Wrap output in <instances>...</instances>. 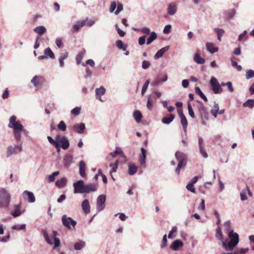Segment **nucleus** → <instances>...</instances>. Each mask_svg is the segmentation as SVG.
<instances>
[{"label": "nucleus", "instance_id": "nucleus-57", "mask_svg": "<svg viewBox=\"0 0 254 254\" xmlns=\"http://www.w3.org/2000/svg\"><path fill=\"white\" fill-rule=\"evenodd\" d=\"M151 64L150 63L147 61H146V60H144L142 62V68L144 69H146L147 68H148L150 66Z\"/></svg>", "mask_w": 254, "mask_h": 254}, {"label": "nucleus", "instance_id": "nucleus-37", "mask_svg": "<svg viewBox=\"0 0 254 254\" xmlns=\"http://www.w3.org/2000/svg\"><path fill=\"white\" fill-rule=\"evenodd\" d=\"M157 34L155 32H151L150 35L147 39L146 44L149 45L151 44L154 40L157 38Z\"/></svg>", "mask_w": 254, "mask_h": 254}, {"label": "nucleus", "instance_id": "nucleus-19", "mask_svg": "<svg viewBox=\"0 0 254 254\" xmlns=\"http://www.w3.org/2000/svg\"><path fill=\"white\" fill-rule=\"evenodd\" d=\"M73 129L78 133H82L85 129L84 123H81L79 124H76L73 126Z\"/></svg>", "mask_w": 254, "mask_h": 254}, {"label": "nucleus", "instance_id": "nucleus-47", "mask_svg": "<svg viewBox=\"0 0 254 254\" xmlns=\"http://www.w3.org/2000/svg\"><path fill=\"white\" fill-rule=\"evenodd\" d=\"M240 199L241 201H245L248 199L247 196V190H243L240 192Z\"/></svg>", "mask_w": 254, "mask_h": 254}, {"label": "nucleus", "instance_id": "nucleus-43", "mask_svg": "<svg viewBox=\"0 0 254 254\" xmlns=\"http://www.w3.org/2000/svg\"><path fill=\"white\" fill-rule=\"evenodd\" d=\"M60 135H57L56 137H55V140H54L52 137L50 136H48L47 137V138H48V140L49 141V142L53 145H56L57 143H58V140H59V138H60Z\"/></svg>", "mask_w": 254, "mask_h": 254}, {"label": "nucleus", "instance_id": "nucleus-58", "mask_svg": "<svg viewBox=\"0 0 254 254\" xmlns=\"http://www.w3.org/2000/svg\"><path fill=\"white\" fill-rule=\"evenodd\" d=\"M117 10L115 12L116 15H118L121 11L123 10V5L121 3L119 2L117 5Z\"/></svg>", "mask_w": 254, "mask_h": 254}, {"label": "nucleus", "instance_id": "nucleus-6", "mask_svg": "<svg viewBox=\"0 0 254 254\" xmlns=\"http://www.w3.org/2000/svg\"><path fill=\"white\" fill-rule=\"evenodd\" d=\"M210 84L212 87V90L214 94H220L223 91L218 80L214 76L210 78Z\"/></svg>", "mask_w": 254, "mask_h": 254}, {"label": "nucleus", "instance_id": "nucleus-40", "mask_svg": "<svg viewBox=\"0 0 254 254\" xmlns=\"http://www.w3.org/2000/svg\"><path fill=\"white\" fill-rule=\"evenodd\" d=\"M15 147L12 146V145H10L7 147L6 149V157L7 158L9 157L12 154L15 153Z\"/></svg>", "mask_w": 254, "mask_h": 254}, {"label": "nucleus", "instance_id": "nucleus-46", "mask_svg": "<svg viewBox=\"0 0 254 254\" xmlns=\"http://www.w3.org/2000/svg\"><path fill=\"white\" fill-rule=\"evenodd\" d=\"M181 123L183 126V130H184L185 132H186L187 131V128L188 126L187 120L186 117L182 118H181Z\"/></svg>", "mask_w": 254, "mask_h": 254}, {"label": "nucleus", "instance_id": "nucleus-13", "mask_svg": "<svg viewBox=\"0 0 254 254\" xmlns=\"http://www.w3.org/2000/svg\"><path fill=\"white\" fill-rule=\"evenodd\" d=\"M22 195L27 197V200L29 203H34L35 202V197L32 192L28 190H24L22 192Z\"/></svg>", "mask_w": 254, "mask_h": 254}, {"label": "nucleus", "instance_id": "nucleus-51", "mask_svg": "<svg viewBox=\"0 0 254 254\" xmlns=\"http://www.w3.org/2000/svg\"><path fill=\"white\" fill-rule=\"evenodd\" d=\"M84 57V53L81 52L79 53L76 57V62L77 64L81 63Z\"/></svg>", "mask_w": 254, "mask_h": 254}, {"label": "nucleus", "instance_id": "nucleus-59", "mask_svg": "<svg viewBox=\"0 0 254 254\" xmlns=\"http://www.w3.org/2000/svg\"><path fill=\"white\" fill-rule=\"evenodd\" d=\"M188 108L189 115L192 118L195 117L194 113L190 104H188Z\"/></svg>", "mask_w": 254, "mask_h": 254}, {"label": "nucleus", "instance_id": "nucleus-45", "mask_svg": "<svg viewBox=\"0 0 254 254\" xmlns=\"http://www.w3.org/2000/svg\"><path fill=\"white\" fill-rule=\"evenodd\" d=\"M25 228H26V225L25 224H22V225H19V224L14 225H13L11 227L12 229L17 230V231L24 230V229H25Z\"/></svg>", "mask_w": 254, "mask_h": 254}, {"label": "nucleus", "instance_id": "nucleus-30", "mask_svg": "<svg viewBox=\"0 0 254 254\" xmlns=\"http://www.w3.org/2000/svg\"><path fill=\"white\" fill-rule=\"evenodd\" d=\"M214 31L217 34V39L218 41H221V38L225 34V31L223 29L215 28Z\"/></svg>", "mask_w": 254, "mask_h": 254}, {"label": "nucleus", "instance_id": "nucleus-34", "mask_svg": "<svg viewBox=\"0 0 254 254\" xmlns=\"http://www.w3.org/2000/svg\"><path fill=\"white\" fill-rule=\"evenodd\" d=\"M193 60L194 62L198 64H203L205 63L204 59L201 58L197 53L194 54Z\"/></svg>", "mask_w": 254, "mask_h": 254}, {"label": "nucleus", "instance_id": "nucleus-16", "mask_svg": "<svg viewBox=\"0 0 254 254\" xmlns=\"http://www.w3.org/2000/svg\"><path fill=\"white\" fill-rule=\"evenodd\" d=\"M81 207L84 211V212L86 214H89L90 212V206L89 204V202L88 199H84L82 203H81Z\"/></svg>", "mask_w": 254, "mask_h": 254}, {"label": "nucleus", "instance_id": "nucleus-63", "mask_svg": "<svg viewBox=\"0 0 254 254\" xmlns=\"http://www.w3.org/2000/svg\"><path fill=\"white\" fill-rule=\"evenodd\" d=\"M177 231V228L176 226H174L172 227L171 230L170 231L169 235H168V238L169 239L173 238V234L175 233H176Z\"/></svg>", "mask_w": 254, "mask_h": 254}, {"label": "nucleus", "instance_id": "nucleus-56", "mask_svg": "<svg viewBox=\"0 0 254 254\" xmlns=\"http://www.w3.org/2000/svg\"><path fill=\"white\" fill-rule=\"evenodd\" d=\"M86 64L90 65L91 67H94L95 65L94 61L92 59L87 60L85 64L84 63H82V65L85 66Z\"/></svg>", "mask_w": 254, "mask_h": 254}, {"label": "nucleus", "instance_id": "nucleus-38", "mask_svg": "<svg viewBox=\"0 0 254 254\" xmlns=\"http://www.w3.org/2000/svg\"><path fill=\"white\" fill-rule=\"evenodd\" d=\"M116 46L120 50L126 51L127 48V46L125 45L123 41L121 40H118L116 42Z\"/></svg>", "mask_w": 254, "mask_h": 254}, {"label": "nucleus", "instance_id": "nucleus-61", "mask_svg": "<svg viewBox=\"0 0 254 254\" xmlns=\"http://www.w3.org/2000/svg\"><path fill=\"white\" fill-rule=\"evenodd\" d=\"M117 7V3L115 1H112L111 2L109 11L111 13L113 12Z\"/></svg>", "mask_w": 254, "mask_h": 254}, {"label": "nucleus", "instance_id": "nucleus-29", "mask_svg": "<svg viewBox=\"0 0 254 254\" xmlns=\"http://www.w3.org/2000/svg\"><path fill=\"white\" fill-rule=\"evenodd\" d=\"M133 116L137 123H140L142 118V114L139 110L134 111L133 113Z\"/></svg>", "mask_w": 254, "mask_h": 254}, {"label": "nucleus", "instance_id": "nucleus-23", "mask_svg": "<svg viewBox=\"0 0 254 254\" xmlns=\"http://www.w3.org/2000/svg\"><path fill=\"white\" fill-rule=\"evenodd\" d=\"M53 233L54 236L49 235L46 232L44 233V237L46 241L47 242V243L51 245L53 243L54 238H55L57 235V232L56 231H54Z\"/></svg>", "mask_w": 254, "mask_h": 254}, {"label": "nucleus", "instance_id": "nucleus-10", "mask_svg": "<svg viewBox=\"0 0 254 254\" xmlns=\"http://www.w3.org/2000/svg\"><path fill=\"white\" fill-rule=\"evenodd\" d=\"M177 4L175 2H172L168 4L167 11L169 15H173L177 12Z\"/></svg>", "mask_w": 254, "mask_h": 254}, {"label": "nucleus", "instance_id": "nucleus-26", "mask_svg": "<svg viewBox=\"0 0 254 254\" xmlns=\"http://www.w3.org/2000/svg\"><path fill=\"white\" fill-rule=\"evenodd\" d=\"M147 102V107L149 110H151L153 108V104L156 101V98L152 95L148 96Z\"/></svg>", "mask_w": 254, "mask_h": 254}, {"label": "nucleus", "instance_id": "nucleus-35", "mask_svg": "<svg viewBox=\"0 0 254 254\" xmlns=\"http://www.w3.org/2000/svg\"><path fill=\"white\" fill-rule=\"evenodd\" d=\"M44 53L45 56H47V58L49 57L52 59H55V55L50 48H46L44 50Z\"/></svg>", "mask_w": 254, "mask_h": 254}, {"label": "nucleus", "instance_id": "nucleus-11", "mask_svg": "<svg viewBox=\"0 0 254 254\" xmlns=\"http://www.w3.org/2000/svg\"><path fill=\"white\" fill-rule=\"evenodd\" d=\"M198 109L201 118L207 119L208 118V113L206 111L205 107L202 103H200Z\"/></svg>", "mask_w": 254, "mask_h": 254}, {"label": "nucleus", "instance_id": "nucleus-27", "mask_svg": "<svg viewBox=\"0 0 254 254\" xmlns=\"http://www.w3.org/2000/svg\"><path fill=\"white\" fill-rule=\"evenodd\" d=\"M207 50L211 54H213L218 51V48L214 47L212 43H207L206 44Z\"/></svg>", "mask_w": 254, "mask_h": 254}, {"label": "nucleus", "instance_id": "nucleus-55", "mask_svg": "<svg viewBox=\"0 0 254 254\" xmlns=\"http://www.w3.org/2000/svg\"><path fill=\"white\" fill-rule=\"evenodd\" d=\"M149 80H147L145 83L144 84L143 87H142V90H141V94L143 95L144 94L145 91H146L147 88H148V85L149 84Z\"/></svg>", "mask_w": 254, "mask_h": 254}, {"label": "nucleus", "instance_id": "nucleus-36", "mask_svg": "<svg viewBox=\"0 0 254 254\" xmlns=\"http://www.w3.org/2000/svg\"><path fill=\"white\" fill-rule=\"evenodd\" d=\"M219 109V107L218 104L214 102V107L210 111L211 114L214 116V118H216L217 117Z\"/></svg>", "mask_w": 254, "mask_h": 254}, {"label": "nucleus", "instance_id": "nucleus-44", "mask_svg": "<svg viewBox=\"0 0 254 254\" xmlns=\"http://www.w3.org/2000/svg\"><path fill=\"white\" fill-rule=\"evenodd\" d=\"M118 165H119V161L118 160H116L115 161V162L114 163V164L111 163L110 164V165H109L110 167L112 168L110 172V174H112V173H115L117 172Z\"/></svg>", "mask_w": 254, "mask_h": 254}, {"label": "nucleus", "instance_id": "nucleus-7", "mask_svg": "<svg viewBox=\"0 0 254 254\" xmlns=\"http://www.w3.org/2000/svg\"><path fill=\"white\" fill-rule=\"evenodd\" d=\"M62 221L63 225L68 229H71V227L74 228L77 223L72 218L67 217L66 215L62 216Z\"/></svg>", "mask_w": 254, "mask_h": 254}, {"label": "nucleus", "instance_id": "nucleus-15", "mask_svg": "<svg viewBox=\"0 0 254 254\" xmlns=\"http://www.w3.org/2000/svg\"><path fill=\"white\" fill-rule=\"evenodd\" d=\"M97 190V184H89L85 185L84 187V193H90L91 192H94Z\"/></svg>", "mask_w": 254, "mask_h": 254}, {"label": "nucleus", "instance_id": "nucleus-18", "mask_svg": "<svg viewBox=\"0 0 254 254\" xmlns=\"http://www.w3.org/2000/svg\"><path fill=\"white\" fill-rule=\"evenodd\" d=\"M146 153L147 151L144 148H141V153L139 155V161L141 165L146 163Z\"/></svg>", "mask_w": 254, "mask_h": 254}, {"label": "nucleus", "instance_id": "nucleus-2", "mask_svg": "<svg viewBox=\"0 0 254 254\" xmlns=\"http://www.w3.org/2000/svg\"><path fill=\"white\" fill-rule=\"evenodd\" d=\"M11 201V194L4 188H0V208H7Z\"/></svg>", "mask_w": 254, "mask_h": 254}, {"label": "nucleus", "instance_id": "nucleus-33", "mask_svg": "<svg viewBox=\"0 0 254 254\" xmlns=\"http://www.w3.org/2000/svg\"><path fill=\"white\" fill-rule=\"evenodd\" d=\"M86 24V21H77L73 26V28L75 31H78L79 29L82 27Z\"/></svg>", "mask_w": 254, "mask_h": 254}, {"label": "nucleus", "instance_id": "nucleus-9", "mask_svg": "<svg viewBox=\"0 0 254 254\" xmlns=\"http://www.w3.org/2000/svg\"><path fill=\"white\" fill-rule=\"evenodd\" d=\"M58 143L59 145H60L64 150L67 149L69 146V140L68 138L65 136H61L60 135V137L58 140Z\"/></svg>", "mask_w": 254, "mask_h": 254}, {"label": "nucleus", "instance_id": "nucleus-22", "mask_svg": "<svg viewBox=\"0 0 254 254\" xmlns=\"http://www.w3.org/2000/svg\"><path fill=\"white\" fill-rule=\"evenodd\" d=\"M169 48L170 47L169 46H167L162 48L158 51H157V52L155 54L154 56V59L157 60L160 58L162 57L164 54L169 50Z\"/></svg>", "mask_w": 254, "mask_h": 254}, {"label": "nucleus", "instance_id": "nucleus-28", "mask_svg": "<svg viewBox=\"0 0 254 254\" xmlns=\"http://www.w3.org/2000/svg\"><path fill=\"white\" fill-rule=\"evenodd\" d=\"M67 180L65 178H63L60 180H58L56 183V186L59 189H62L66 186Z\"/></svg>", "mask_w": 254, "mask_h": 254}, {"label": "nucleus", "instance_id": "nucleus-53", "mask_svg": "<svg viewBox=\"0 0 254 254\" xmlns=\"http://www.w3.org/2000/svg\"><path fill=\"white\" fill-rule=\"evenodd\" d=\"M81 111V107H76L71 111V114L75 116H78L80 114Z\"/></svg>", "mask_w": 254, "mask_h": 254}, {"label": "nucleus", "instance_id": "nucleus-3", "mask_svg": "<svg viewBox=\"0 0 254 254\" xmlns=\"http://www.w3.org/2000/svg\"><path fill=\"white\" fill-rule=\"evenodd\" d=\"M175 156L179 163L176 169V173L179 175L180 174V169L185 165V162L187 159V155L181 152L177 151L175 153Z\"/></svg>", "mask_w": 254, "mask_h": 254}, {"label": "nucleus", "instance_id": "nucleus-8", "mask_svg": "<svg viewBox=\"0 0 254 254\" xmlns=\"http://www.w3.org/2000/svg\"><path fill=\"white\" fill-rule=\"evenodd\" d=\"M74 193H84V182L82 180L77 181L73 184Z\"/></svg>", "mask_w": 254, "mask_h": 254}, {"label": "nucleus", "instance_id": "nucleus-21", "mask_svg": "<svg viewBox=\"0 0 254 254\" xmlns=\"http://www.w3.org/2000/svg\"><path fill=\"white\" fill-rule=\"evenodd\" d=\"M128 173L130 176L134 175L138 170V167L132 163L128 164Z\"/></svg>", "mask_w": 254, "mask_h": 254}, {"label": "nucleus", "instance_id": "nucleus-60", "mask_svg": "<svg viewBox=\"0 0 254 254\" xmlns=\"http://www.w3.org/2000/svg\"><path fill=\"white\" fill-rule=\"evenodd\" d=\"M167 235L165 234L163 237V239L162 241V244L161 245V248L162 249L165 248L167 246Z\"/></svg>", "mask_w": 254, "mask_h": 254}, {"label": "nucleus", "instance_id": "nucleus-14", "mask_svg": "<svg viewBox=\"0 0 254 254\" xmlns=\"http://www.w3.org/2000/svg\"><path fill=\"white\" fill-rule=\"evenodd\" d=\"M44 78L40 76L35 75L32 79L31 82L35 87L40 86L43 81Z\"/></svg>", "mask_w": 254, "mask_h": 254}, {"label": "nucleus", "instance_id": "nucleus-52", "mask_svg": "<svg viewBox=\"0 0 254 254\" xmlns=\"http://www.w3.org/2000/svg\"><path fill=\"white\" fill-rule=\"evenodd\" d=\"M247 31L246 30H244L243 32L241 34H240L238 36V40L239 41H242L244 39H247Z\"/></svg>", "mask_w": 254, "mask_h": 254}, {"label": "nucleus", "instance_id": "nucleus-31", "mask_svg": "<svg viewBox=\"0 0 254 254\" xmlns=\"http://www.w3.org/2000/svg\"><path fill=\"white\" fill-rule=\"evenodd\" d=\"M175 116L173 114H170L169 117H165L162 118V122L166 125H169L170 124L174 119Z\"/></svg>", "mask_w": 254, "mask_h": 254}, {"label": "nucleus", "instance_id": "nucleus-42", "mask_svg": "<svg viewBox=\"0 0 254 254\" xmlns=\"http://www.w3.org/2000/svg\"><path fill=\"white\" fill-rule=\"evenodd\" d=\"M243 106L252 109L254 107V99H248L243 104Z\"/></svg>", "mask_w": 254, "mask_h": 254}, {"label": "nucleus", "instance_id": "nucleus-54", "mask_svg": "<svg viewBox=\"0 0 254 254\" xmlns=\"http://www.w3.org/2000/svg\"><path fill=\"white\" fill-rule=\"evenodd\" d=\"M199 151L201 155L205 158L208 157V154L206 152L204 146L199 147Z\"/></svg>", "mask_w": 254, "mask_h": 254}, {"label": "nucleus", "instance_id": "nucleus-49", "mask_svg": "<svg viewBox=\"0 0 254 254\" xmlns=\"http://www.w3.org/2000/svg\"><path fill=\"white\" fill-rule=\"evenodd\" d=\"M123 154V151L120 148H117L115 151L113 152H111L110 154L113 157H116L118 155H121Z\"/></svg>", "mask_w": 254, "mask_h": 254}, {"label": "nucleus", "instance_id": "nucleus-20", "mask_svg": "<svg viewBox=\"0 0 254 254\" xmlns=\"http://www.w3.org/2000/svg\"><path fill=\"white\" fill-rule=\"evenodd\" d=\"M73 157L70 154H66L64 156V166L68 168L71 165V164L73 162L72 161Z\"/></svg>", "mask_w": 254, "mask_h": 254}, {"label": "nucleus", "instance_id": "nucleus-50", "mask_svg": "<svg viewBox=\"0 0 254 254\" xmlns=\"http://www.w3.org/2000/svg\"><path fill=\"white\" fill-rule=\"evenodd\" d=\"M254 77V70L252 69L248 70L246 71V79H249Z\"/></svg>", "mask_w": 254, "mask_h": 254}, {"label": "nucleus", "instance_id": "nucleus-39", "mask_svg": "<svg viewBox=\"0 0 254 254\" xmlns=\"http://www.w3.org/2000/svg\"><path fill=\"white\" fill-rule=\"evenodd\" d=\"M34 31L39 34H43L46 32V29L43 26H39L35 27Z\"/></svg>", "mask_w": 254, "mask_h": 254}, {"label": "nucleus", "instance_id": "nucleus-4", "mask_svg": "<svg viewBox=\"0 0 254 254\" xmlns=\"http://www.w3.org/2000/svg\"><path fill=\"white\" fill-rule=\"evenodd\" d=\"M8 127L12 128L14 131L22 130L23 132L25 131L24 127L19 121H16V117L15 116H12L10 118Z\"/></svg>", "mask_w": 254, "mask_h": 254}, {"label": "nucleus", "instance_id": "nucleus-25", "mask_svg": "<svg viewBox=\"0 0 254 254\" xmlns=\"http://www.w3.org/2000/svg\"><path fill=\"white\" fill-rule=\"evenodd\" d=\"M183 243L180 240H175L171 245L170 248L174 251L177 250L179 248L183 246Z\"/></svg>", "mask_w": 254, "mask_h": 254}, {"label": "nucleus", "instance_id": "nucleus-24", "mask_svg": "<svg viewBox=\"0 0 254 254\" xmlns=\"http://www.w3.org/2000/svg\"><path fill=\"white\" fill-rule=\"evenodd\" d=\"M14 209L11 211L10 214L14 217H17L19 216L21 214V211L20 210V206L18 204H15L14 205Z\"/></svg>", "mask_w": 254, "mask_h": 254}, {"label": "nucleus", "instance_id": "nucleus-41", "mask_svg": "<svg viewBox=\"0 0 254 254\" xmlns=\"http://www.w3.org/2000/svg\"><path fill=\"white\" fill-rule=\"evenodd\" d=\"M195 92L198 94L202 99H203L205 102L207 101V98L205 96V95L202 93L200 88L198 87H195Z\"/></svg>", "mask_w": 254, "mask_h": 254}, {"label": "nucleus", "instance_id": "nucleus-48", "mask_svg": "<svg viewBox=\"0 0 254 254\" xmlns=\"http://www.w3.org/2000/svg\"><path fill=\"white\" fill-rule=\"evenodd\" d=\"M58 128L59 130H61L64 131L66 130V126L65 123L63 121H62L58 125Z\"/></svg>", "mask_w": 254, "mask_h": 254}, {"label": "nucleus", "instance_id": "nucleus-5", "mask_svg": "<svg viewBox=\"0 0 254 254\" xmlns=\"http://www.w3.org/2000/svg\"><path fill=\"white\" fill-rule=\"evenodd\" d=\"M106 196L105 194L99 195L97 198L96 209L98 212L104 210L106 206Z\"/></svg>", "mask_w": 254, "mask_h": 254}, {"label": "nucleus", "instance_id": "nucleus-1", "mask_svg": "<svg viewBox=\"0 0 254 254\" xmlns=\"http://www.w3.org/2000/svg\"><path fill=\"white\" fill-rule=\"evenodd\" d=\"M228 236L230 239V241L228 243H227V240L225 241L224 240L220 227L219 226H217L216 238L221 242L223 248L225 250L232 251L239 242V235L237 233L234 232L233 230H231L228 232Z\"/></svg>", "mask_w": 254, "mask_h": 254}, {"label": "nucleus", "instance_id": "nucleus-32", "mask_svg": "<svg viewBox=\"0 0 254 254\" xmlns=\"http://www.w3.org/2000/svg\"><path fill=\"white\" fill-rule=\"evenodd\" d=\"M85 245L86 243L85 242L83 241H79L75 243L74 245V249L77 251L81 250L85 247Z\"/></svg>", "mask_w": 254, "mask_h": 254}, {"label": "nucleus", "instance_id": "nucleus-62", "mask_svg": "<svg viewBox=\"0 0 254 254\" xmlns=\"http://www.w3.org/2000/svg\"><path fill=\"white\" fill-rule=\"evenodd\" d=\"M186 188L188 190L192 192H195V189L194 186L193 184H191V183H188L186 186Z\"/></svg>", "mask_w": 254, "mask_h": 254}, {"label": "nucleus", "instance_id": "nucleus-12", "mask_svg": "<svg viewBox=\"0 0 254 254\" xmlns=\"http://www.w3.org/2000/svg\"><path fill=\"white\" fill-rule=\"evenodd\" d=\"M106 89L103 86H101L100 88H96L95 90V96L96 99L101 102H103L101 96L104 95Z\"/></svg>", "mask_w": 254, "mask_h": 254}, {"label": "nucleus", "instance_id": "nucleus-17", "mask_svg": "<svg viewBox=\"0 0 254 254\" xmlns=\"http://www.w3.org/2000/svg\"><path fill=\"white\" fill-rule=\"evenodd\" d=\"M79 173L82 178H85L86 176L85 173L86 164L84 161L81 160L79 163Z\"/></svg>", "mask_w": 254, "mask_h": 254}, {"label": "nucleus", "instance_id": "nucleus-64", "mask_svg": "<svg viewBox=\"0 0 254 254\" xmlns=\"http://www.w3.org/2000/svg\"><path fill=\"white\" fill-rule=\"evenodd\" d=\"M172 26L170 24L167 25L165 26L163 29V33L164 34H168L170 32Z\"/></svg>", "mask_w": 254, "mask_h": 254}]
</instances>
